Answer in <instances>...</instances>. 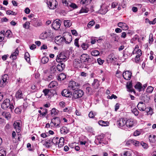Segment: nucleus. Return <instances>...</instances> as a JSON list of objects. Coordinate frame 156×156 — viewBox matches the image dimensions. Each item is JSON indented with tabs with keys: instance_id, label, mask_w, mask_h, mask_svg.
<instances>
[{
	"instance_id": "nucleus-1",
	"label": "nucleus",
	"mask_w": 156,
	"mask_h": 156,
	"mask_svg": "<svg viewBox=\"0 0 156 156\" xmlns=\"http://www.w3.org/2000/svg\"><path fill=\"white\" fill-rule=\"evenodd\" d=\"M138 47L136 46L132 52L133 55H135L134 62L138 63L140 61V57L142 54L141 50L138 49Z\"/></svg>"
},
{
	"instance_id": "nucleus-2",
	"label": "nucleus",
	"mask_w": 156,
	"mask_h": 156,
	"mask_svg": "<svg viewBox=\"0 0 156 156\" xmlns=\"http://www.w3.org/2000/svg\"><path fill=\"white\" fill-rule=\"evenodd\" d=\"M2 107L3 109L7 108L10 109L11 111L13 109L14 107L13 105L10 103V100L9 99H6L4 100L2 104Z\"/></svg>"
},
{
	"instance_id": "nucleus-3",
	"label": "nucleus",
	"mask_w": 156,
	"mask_h": 156,
	"mask_svg": "<svg viewBox=\"0 0 156 156\" xmlns=\"http://www.w3.org/2000/svg\"><path fill=\"white\" fill-rule=\"evenodd\" d=\"M47 4L50 9H54L56 8L58 4L56 0H47Z\"/></svg>"
},
{
	"instance_id": "nucleus-4",
	"label": "nucleus",
	"mask_w": 156,
	"mask_h": 156,
	"mask_svg": "<svg viewBox=\"0 0 156 156\" xmlns=\"http://www.w3.org/2000/svg\"><path fill=\"white\" fill-rule=\"evenodd\" d=\"M84 94V92L81 90H76L73 92L72 99L74 100L80 98Z\"/></svg>"
},
{
	"instance_id": "nucleus-5",
	"label": "nucleus",
	"mask_w": 156,
	"mask_h": 156,
	"mask_svg": "<svg viewBox=\"0 0 156 156\" xmlns=\"http://www.w3.org/2000/svg\"><path fill=\"white\" fill-rule=\"evenodd\" d=\"M80 60L85 66L89 64L91 60L89 56L87 54H82L81 56Z\"/></svg>"
},
{
	"instance_id": "nucleus-6",
	"label": "nucleus",
	"mask_w": 156,
	"mask_h": 156,
	"mask_svg": "<svg viewBox=\"0 0 156 156\" xmlns=\"http://www.w3.org/2000/svg\"><path fill=\"white\" fill-rule=\"evenodd\" d=\"M73 65L75 67L77 68L86 67L84 64L79 59H76L74 60Z\"/></svg>"
},
{
	"instance_id": "nucleus-7",
	"label": "nucleus",
	"mask_w": 156,
	"mask_h": 156,
	"mask_svg": "<svg viewBox=\"0 0 156 156\" xmlns=\"http://www.w3.org/2000/svg\"><path fill=\"white\" fill-rule=\"evenodd\" d=\"M67 60V58L66 55L64 53H62L58 55L56 59V60L58 62H64Z\"/></svg>"
},
{
	"instance_id": "nucleus-8",
	"label": "nucleus",
	"mask_w": 156,
	"mask_h": 156,
	"mask_svg": "<svg viewBox=\"0 0 156 156\" xmlns=\"http://www.w3.org/2000/svg\"><path fill=\"white\" fill-rule=\"evenodd\" d=\"M60 123V121L59 118L56 117L52 119L50 123L51 126L53 127L54 126H58Z\"/></svg>"
},
{
	"instance_id": "nucleus-9",
	"label": "nucleus",
	"mask_w": 156,
	"mask_h": 156,
	"mask_svg": "<svg viewBox=\"0 0 156 156\" xmlns=\"http://www.w3.org/2000/svg\"><path fill=\"white\" fill-rule=\"evenodd\" d=\"M8 77V75L6 74L2 76L0 81V86L1 87H3L6 85L8 83L7 80Z\"/></svg>"
},
{
	"instance_id": "nucleus-10",
	"label": "nucleus",
	"mask_w": 156,
	"mask_h": 156,
	"mask_svg": "<svg viewBox=\"0 0 156 156\" xmlns=\"http://www.w3.org/2000/svg\"><path fill=\"white\" fill-rule=\"evenodd\" d=\"M61 23V21L58 19L55 20L52 24V27L56 30H57L60 28Z\"/></svg>"
},
{
	"instance_id": "nucleus-11",
	"label": "nucleus",
	"mask_w": 156,
	"mask_h": 156,
	"mask_svg": "<svg viewBox=\"0 0 156 156\" xmlns=\"http://www.w3.org/2000/svg\"><path fill=\"white\" fill-rule=\"evenodd\" d=\"M51 30H48L42 33L40 36L41 39L44 40L51 35Z\"/></svg>"
},
{
	"instance_id": "nucleus-12",
	"label": "nucleus",
	"mask_w": 156,
	"mask_h": 156,
	"mask_svg": "<svg viewBox=\"0 0 156 156\" xmlns=\"http://www.w3.org/2000/svg\"><path fill=\"white\" fill-rule=\"evenodd\" d=\"M55 42L58 45H61L64 42V38L62 37L61 36L56 37L55 38Z\"/></svg>"
},
{
	"instance_id": "nucleus-13",
	"label": "nucleus",
	"mask_w": 156,
	"mask_h": 156,
	"mask_svg": "<svg viewBox=\"0 0 156 156\" xmlns=\"http://www.w3.org/2000/svg\"><path fill=\"white\" fill-rule=\"evenodd\" d=\"M79 86V85L78 83L75 82L74 81H70L69 83V88L70 89H72L74 90H76Z\"/></svg>"
},
{
	"instance_id": "nucleus-14",
	"label": "nucleus",
	"mask_w": 156,
	"mask_h": 156,
	"mask_svg": "<svg viewBox=\"0 0 156 156\" xmlns=\"http://www.w3.org/2000/svg\"><path fill=\"white\" fill-rule=\"evenodd\" d=\"M117 124L119 127L122 128L125 126L126 120L123 118L119 119L118 120Z\"/></svg>"
},
{
	"instance_id": "nucleus-15",
	"label": "nucleus",
	"mask_w": 156,
	"mask_h": 156,
	"mask_svg": "<svg viewBox=\"0 0 156 156\" xmlns=\"http://www.w3.org/2000/svg\"><path fill=\"white\" fill-rule=\"evenodd\" d=\"M132 73L129 71H127L124 72L122 74V76L126 80H129L132 76Z\"/></svg>"
},
{
	"instance_id": "nucleus-16",
	"label": "nucleus",
	"mask_w": 156,
	"mask_h": 156,
	"mask_svg": "<svg viewBox=\"0 0 156 156\" xmlns=\"http://www.w3.org/2000/svg\"><path fill=\"white\" fill-rule=\"evenodd\" d=\"M61 94L62 96L66 97H71L72 95V92L66 89L63 90Z\"/></svg>"
},
{
	"instance_id": "nucleus-17",
	"label": "nucleus",
	"mask_w": 156,
	"mask_h": 156,
	"mask_svg": "<svg viewBox=\"0 0 156 156\" xmlns=\"http://www.w3.org/2000/svg\"><path fill=\"white\" fill-rule=\"evenodd\" d=\"M138 109L140 111H143L146 109L145 104L142 102H140L137 105Z\"/></svg>"
},
{
	"instance_id": "nucleus-18",
	"label": "nucleus",
	"mask_w": 156,
	"mask_h": 156,
	"mask_svg": "<svg viewBox=\"0 0 156 156\" xmlns=\"http://www.w3.org/2000/svg\"><path fill=\"white\" fill-rule=\"evenodd\" d=\"M64 42L66 44H69L71 41L72 38V36L68 33L64 37Z\"/></svg>"
},
{
	"instance_id": "nucleus-19",
	"label": "nucleus",
	"mask_w": 156,
	"mask_h": 156,
	"mask_svg": "<svg viewBox=\"0 0 156 156\" xmlns=\"http://www.w3.org/2000/svg\"><path fill=\"white\" fill-rule=\"evenodd\" d=\"M117 25L119 27L122 28L123 30H127L129 28L128 26L124 23L119 22L118 23Z\"/></svg>"
},
{
	"instance_id": "nucleus-20",
	"label": "nucleus",
	"mask_w": 156,
	"mask_h": 156,
	"mask_svg": "<svg viewBox=\"0 0 156 156\" xmlns=\"http://www.w3.org/2000/svg\"><path fill=\"white\" fill-rule=\"evenodd\" d=\"M30 24L35 27H37L41 26V23L37 22V20L35 18L32 19L31 21H30Z\"/></svg>"
},
{
	"instance_id": "nucleus-21",
	"label": "nucleus",
	"mask_w": 156,
	"mask_h": 156,
	"mask_svg": "<svg viewBox=\"0 0 156 156\" xmlns=\"http://www.w3.org/2000/svg\"><path fill=\"white\" fill-rule=\"evenodd\" d=\"M13 126L14 128L16 129V132L17 133H20L21 128L20 123L16 122H15L13 124Z\"/></svg>"
},
{
	"instance_id": "nucleus-22",
	"label": "nucleus",
	"mask_w": 156,
	"mask_h": 156,
	"mask_svg": "<svg viewBox=\"0 0 156 156\" xmlns=\"http://www.w3.org/2000/svg\"><path fill=\"white\" fill-rule=\"evenodd\" d=\"M134 122L132 119H128L126 120L125 126L127 128H130L133 126Z\"/></svg>"
},
{
	"instance_id": "nucleus-23",
	"label": "nucleus",
	"mask_w": 156,
	"mask_h": 156,
	"mask_svg": "<svg viewBox=\"0 0 156 156\" xmlns=\"http://www.w3.org/2000/svg\"><path fill=\"white\" fill-rule=\"evenodd\" d=\"M57 66V69L59 71H62L65 68V65L63 63L59 62Z\"/></svg>"
},
{
	"instance_id": "nucleus-24",
	"label": "nucleus",
	"mask_w": 156,
	"mask_h": 156,
	"mask_svg": "<svg viewBox=\"0 0 156 156\" xmlns=\"http://www.w3.org/2000/svg\"><path fill=\"white\" fill-rule=\"evenodd\" d=\"M15 96L16 98L18 99H20L23 98V94L20 90H19L16 92Z\"/></svg>"
},
{
	"instance_id": "nucleus-25",
	"label": "nucleus",
	"mask_w": 156,
	"mask_h": 156,
	"mask_svg": "<svg viewBox=\"0 0 156 156\" xmlns=\"http://www.w3.org/2000/svg\"><path fill=\"white\" fill-rule=\"evenodd\" d=\"M19 51L17 48L15 49L14 52H13L10 55V58L14 60L16 59V56L18 55Z\"/></svg>"
},
{
	"instance_id": "nucleus-26",
	"label": "nucleus",
	"mask_w": 156,
	"mask_h": 156,
	"mask_svg": "<svg viewBox=\"0 0 156 156\" xmlns=\"http://www.w3.org/2000/svg\"><path fill=\"white\" fill-rule=\"evenodd\" d=\"M126 87L128 89L127 91L131 92H133L134 93H135V90L132 87V85L131 83H130L126 85Z\"/></svg>"
},
{
	"instance_id": "nucleus-27",
	"label": "nucleus",
	"mask_w": 156,
	"mask_h": 156,
	"mask_svg": "<svg viewBox=\"0 0 156 156\" xmlns=\"http://www.w3.org/2000/svg\"><path fill=\"white\" fill-rule=\"evenodd\" d=\"M69 130L68 128L66 127H63L61 128L60 132L61 134H66L69 132Z\"/></svg>"
},
{
	"instance_id": "nucleus-28",
	"label": "nucleus",
	"mask_w": 156,
	"mask_h": 156,
	"mask_svg": "<svg viewBox=\"0 0 156 156\" xmlns=\"http://www.w3.org/2000/svg\"><path fill=\"white\" fill-rule=\"evenodd\" d=\"M2 115L7 119L9 120L11 118L10 113L7 112H4L2 113Z\"/></svg>"
},
{
	"instance_id": "nucleus-29",
	"label": "nucleus",
	"mask_w": 156,
	"mask_h": 156,
	"mask_svg": "<svg viewBox=\"0 0 156 156\" xmlns=\"http://www.w3.org/2000/svg\"><path fill=\"white\" fill-rule=\"evenodd\" d=\"M59 140V138L57 137H54L52 139L51 138L50 139V140H51L52 144H53L55 145H57Z\"/></svg>"
},
{
	"instance_id": "nucleus-30",
	"label": "nucleus",
	"mask_w": 156,
	"mask_h": 156,
	"mask_svg": "<svg viewBox=\"0 0 156 156\" xmlns=\"http://www.w3.org/2000/svg\"><path fill=\"white\" fill-rule=\"evenodd\" d=\"M64 140L63 137H61L59 139L58 143V147L60 148L62 147L64 145Z\"/></svg>"
},
{
	"instance_id": "nucleus-31",
	"label": "nucleus",
	"mask_w": 156,
	"mask_h": 156,
	"mask_svg": "<svg viewBox=\"0 0 156 156\" xmlns=\"http://www.w3.org/2000/svg\"><path fill=\"white\" fill-rule=\"evenodd\" d=\"M135 88L139 92L141 91V89L143 88L142 84L139 82H138L135 85Z\"/></svg>"
},
{
	"instance_id": "nucleus-32",
	"label": "nucleus",
	"mask_w": 156,
	"mask_h": 156,
	"mask_svg": "<svg viewBox=\"0 0 156 156\" xmlns=\"http://www.w3.org/2000/svg\"><path fill=\"white\" fill-rule=\"evenodd\" d=\"M51 91L52 90L51 89H45L43 90V92L45 96H49L51 95Z\"/></svg>"
},
{
	"instance_id": "nucleus-33",
	"label": "nucleus",
	"mask_w": 156,
	"mask_h": 156,
	"mask_svg": "<svg viewBox=\"0 0 156 156\" xmlns=\"http://www.w3.org/2000/svg\"><path fill=\"white\" fill-rule=\"evenodd\" d=\"M58 85L57 82L56 81H52L51 82L48 86V87L49 88H52L56 87Z\"/></svg>"
},
{
	"instance_id": "nucleus-34",
	"label": "nucleus",
	"mask_w": 156,
	"mask_h": 156,
	"mask_svg": "<svg viewBox=\"0 0 156 156\" xmlns=\"http://www.w3.org/2000/svg\"><path fill=\"white\" fill-rule=\"evenodd\" d=\"M149 139L151 142L154 143L156 141V136L155 135H150Z\"/></svg>"
},
{
	"instance_id": "nucleus-35",
	"label": "nucleus",
	"mask_w": 156,
	"mask_h": 156,
	"mask_svg": "<svg viewBox=\"0 0 156 156\" xmlns=\"http://www.w3.org/2000/svg\"><path fill=\"white\" fill-rule=\"evenodd\" d=\"M64 26L67 27H69L72 25V23L69 20H64Z\"/></svg>"
},
{
	"instance_id": "nucleus-36",
	"label": "nucleus",
	"mask_w": 156,
	"mask_h": 156,
	"mask_svg": "<svg viewBox=\"0 0 156 156\" xmlns=\"http://www.w3.org/2000/svg\"><path fill=\"white\" fill-rule=\"evenodd\" d=\"M43 145L46 147L49 148L52 145V144H51V140H50V139L47 141H45V142L44 143Z\"/></svg>"
},
{
	"instance_id": "nucleus-37",
	"label": "nucleus",
	"mask_w": 156,
	"mask_h": 156,
	"mask_svg": "<svg viewBox=\"0 0 156 156\" xmlns=\"http://www.w3.org/2000/svg\"><path fill=\"white\" fill-rule=\"evenodd\" d=\"M92 85L95 89L98 88L99 86V82L97 80L94 79L93 83H92Z\"/></svg>"
},
{
	"instance_id": "nucleus-38",
	"label": "nucleus",
	"mask_w": 156,
	"mask_h": 156,
	"mask_svg": "<svg viewBox=\"0 0 156 156\" xmlns=\"http://www.w3.org/2000/svg\"><path fill=\"white\" fill-rule=\"evenodd\" d=\"M99 124L102 126H106L108 125L109 122L107 121H104L103 120H100L98 122Z\"/></svg>"
},
{
	"instance_id": "nucleus-39",
	"label": "nucleus",
	"mask_w": 156,
	"mask_h": 156,
	"mask_svg": "<svg viewBox=\"0 0 156 156\" xmlns=\"http://www.w3.org/2000/svg\"><path fill=\"white\" fill-rule=\"evenodd\" d=\"M100 53L99 51L97 50H93L91 52V54L92 55L94 56H96L99 55Z\"/></svg>"
},
{
	"instance_id": "nucleus-40",
	"label": "nucleus",
	"mask_w": 156,
	"mask_h": 156,
	"mask_svg": "<svg viewBox=\"0 0 156 156\" xmlns=\"http://www.w3.org/2000/svg\"><path fill=\"white\" fill-rule=\"evenodd\" d=\"M6 151L4 148L1 149L0 147V156H5Z\"/></svg>"
},
{
	"instance_id": "nucleus-41",
	"label": "nucleus",
	"mask_w": 156,
	"mask_h": 156,
	"mask_svg": "<svg viewBox=\"0 0 156 156\" xmlns=\"http://www.w3.org/2000/svg\"><path fill=\"white\" fill-rule=\"evenodd\" d=\"M48 61L49 58L47 57H43L41 59V62L43 64H45L47 63Z\"/></svg>"
},
{
	"instance_id": "nucleus-42",
	"label": "nucleus",
	"mask_w": 156,
	"mask_h": 156,
	"mask_svg": "<svg viewBox=\"0 0 156 156\" xmlns=\"http://www.w3.org/2000/svg\"><path fill=\"white\" fill-rule=\"evenodd\" d=\"M5 32L4 31H2L0 32V42L2 41L4 39Z\"/></svg>"
},
{
	"instance_id": "nucleus-43",
	"label": "nucleus",
	"mask_w": 156,
	"mask_h": 156,
	"mask_svg": "<svg viewBox=\"0 0 156 156\" xmlns=\"http://www.w3.org/2000/svg\"><path fill=\"white\" fill-rule=\"evenodd\" d=\"M58 77L60 80H63L66 78V76L65 73H61L59 75Z\"/></svg>"
},
{
	"instance_id": "nucleus-44",
	"label": "nucleus",
	"mask_w": 156,
	"mask_h": 156,
	"mask_svg": "<svg viewBox=\"0 0 156 156\" xmlns=\"http://www.w3.org/2000/svg\"><path fill=\"white\" fill-rule=\"evenodd\" d=\"M30 55L28 52H26L25 54V58L27 62H29L30 61Z\"/></svg>"
},
{
	"instance_id": "nucleus-45",
	"label": "nucleus",
	"mask_w": 156,
	"mask_h": 156,
	"mask_svg": "<svg viewBox=\"0 0 156 156\" xmlns=\"http://www.w3.org/2000/svg\"><path fill=\"white\" fill-rule=\"evenodd\" d=\"M86 92L87 94H91L93 93L91 88L90 87H87L86 88Z\"/></svg>"
},
{
	"instance_id": "nucleus-46",
	"label": "nucleus",
	"mask_w": 156,
	"mask_h": 156,
	"mask_svg": "<svg viewBox=\"0 0 156 156\" xmlns=\"http://www.w3.org/2000/svg\"><path fill=\"white\" fill-rule=\"evenodd\" d=\"M92 0H81L80 3L82 4L90 3Z\"/></svg>"
},
{
	"instance_id": "nucleus-47",
	"label": "nucleus",
	"mask_w": 156,
	"mask_h": 156,
	"mask_svg": "<svg viewBox=\"0 0 156 156\" xmlns=\"http://www.w3.org/2000/svg\"><path fill=\"white\" fill-rule=\"evenodd\" d=\"M81 47L83 50H86L89 47V45L85 43H83L81 45Z\"/></svg>"
},
{
	"instance_id": "nucleus-48",
	"label": "nucleus",
	"mask_w": 156,
	"mask_h": 156,
	"mask_svg": "<svg viewBox=\"0 0 156 156\" xmlns=\"http://www.w3.org/2000/svg\"><path fill=\"white\" fill-rule=\"evenodd\" d=\"M153 88L151 86H149L147 87V90L146 92L147 93H151L153 90Z\"/></svg>"
},
{
	"instance_id": "nucleus-49",
	"label": "nucleus",
	"mask_w": 156,
	"mask_h": 156,
	"mask_svg": "<svg viewBox=\"0 0 156 156\" xmlns=\"http://www.w3.org/2000/svg\"><path fill=\"white\" fill-rule=\"evenodd\" d=\"M30 22H26L25 23L23 24V27L25 28L28 29L29 28L30 25Z\"/></svg>"
},
{
	"instance_id": "nucleus-50",
	"label": "nucleus",
	"mask_w": 156,
	"mask_h": 156,
	"mask_svg": "<svg viewBox=\"0 0 156 156\" xmlns=\"http://www.w3.org/2000/svg\"><path fill=\"white\" fill-rule=\"evenodd\" d=\"M140 144L142 146V147L145 149H147L148 147V145L147 144L143 142H141L140 143Z\"/></svg>"
},
{
	"instance_id": "nucleus-51",
	"label": "nucleus",
	"mask_w": 156,
	"mask_h": 156,
	"mask_svg": "<svg viewBox=\"0 0 156 156\" xmlns=\"http://www.w3.org/2000/svg\"><path fill=\"white\" fill-rule=\"evenodd\" d=\"M95 24V22L94 20H92L90 21L87 24V27L88 28H90L92 26H93Z\"/></svg>"
},
{
	"instance_id": "nucleus-52",
	"label": "nucleus",
	"mask_w": 156,
	"mask_h": 156,
	"mask_svg": "<svg viewBox=\"0 0 156 156\" xmlns=\"http://www.w3.org/2000/svg\"><path fill=\"white\" fill-rule=\"evenodd\" d=\"M72 110V108L71 107H66L63 109V111L64 112H68L69 113H70Z\"/></svg>"
},
{
	"instance_id": "nucleus-53",
	"label": "nucleus",
	"mask_w": 156,
	"mask_h": 156,
	"mask_svg": "<svg viewBox=\"0 0 156 156\" xmlns=\"http://www.w3.org/2000/svg\"><path fill=\"white\" fill-rule=\"evenodd\" d=\"M22 109L21 107L20 108H17L15 110V112L17 114H20L21 112Z\"/></svg>"
},
{
	"instance_id": "nucleus-54",
	"label": "nucleus",
	"mask_w": 156,
	"mask_h": 156,
	"mask_svg": "<svg viewBox=\"0 0 156 156\" xmlns=\"http://www.w3.org/2000/svg\"><path fill=\"white\" fill-rule=\"evenodd\" d=\"M101 12L103 14H105L108 11L107 8L106 7H105L104 8L101 7Z\"/></svg>"
},
{
	"instance_id": "nucleus-55",
	"label": "nucleus",
	"mask_w": 156,
	"mask_h": 156,
	"mask_svg": "<svg viewBox=\"0 0 156 156\" xmlns=\"http://www.w3.org/2000/svg\"><path fill=\"white\" fill-rule=\"evenodd\" d=\"M132 144L136 146H138L140 145V143L138 141L133 140Z\"/></svg>"
},
{
	"instance_id": "nucleus-56",
	"label": "nucleus",
	"mask_w": 156,
	"mask_h": 156,
	"mask_svg": "<svg viewBox=\"0 0 156 156\" xmlns=\"http://www.w3.org/2000/svg\"><path fill=\"white\" fill-rule=\"evenodd\" d=\"M132 112L135 115H137L139 114V112L138 110L136 108H134L132 110Z\"/></svg>"
},
{
	"instance_id": "nucleus-57",
	"label": "nucleus",
	"mask_w": 156,
	"mask_h": 156,
	"mask_svg": "<svg viewBox=\"0 0 156 156\" xmlns=\"http://www.w3.org/2000/svg\"><path fill=\"white\" fill-rule=\"evenodd\" d=\"M88 10L87 9H85L82 8L80 11V13H87L88 12Z\"/></svg>"
},
{
	"instance_id": "nucleus-58",
	"label": "nucleus",
	"mask_w": 156,
	"mask_h": 156,
	"mask_svg": "<svg viewBox=\"0 0 156 156\" xmlns=\"http://www.w3.org/2000/svg\"><path fill=\"white\" fill-rule=\"evenodd\" d=\"M149 41V43H151L153 41V38L152 34H151L150 35Z\"/></svg>"
},
{
	"instance_id": "nucleus-59",
	"label": "nucleus",
	"mask_w": 156,
	"mask_h": 156,
	"mask_svg": "<svg viewBox=\"0 0 156 156\" xmlns=\"http://www.w3.org/2000/svg\"><path fill=\"white\" fill-rule=\"evenodd\" d=\"M53 78L54 77L52 75H49L48 76L47 78H46V80L48 81H50L52 80Z\"/></svg>"
},
{
	"instance_id": "nucleus-60",
	"label": "nucleus",
	"mask_w": 156,
	"mask_h": 156,
	"mask_svg": "<svg viewBox=\"0 0 156 156\" xmlns=\"http://www.w3.org/2000/svg\"><path fill=\"white\" fill-rule=\"evenodd\" d=\"M97 62L99 65H101L103 64L104 61L101 59L100 58H98L97 59Z\"/></svg>"
},
{
	"instance_id": "nucleus-61",
	"label": "nucleus",
	"mask_w": 156,
	"mask_h": 156,
	"mask_svg": "<svg viewBox=\"0 0 156 156\" xmlns=\"http://www.w3.org/2000/svg\"><path fill=\"white\" fill-rule=\"evenodd\" d=\"M122 75L120 71H117L116 73V76L118 78H120L121 77Z\"/></svg>"
},
{
	"instance_id": "nucleus-62",
	"label": "nucleus",
	"mask_w": 156,
	"mask_h": 156,
	"mask_svg": "<svg viewBox=\"0 0 156 156\" xmlns=\"http://www.w3.org/2000/svg\"><path fill=\"white\" fill-rule=\"evenodd\" d=\"M121 156H131V155L129 152L126 151L124 152L123 155L121 154Z\"/></svg>"
},
{
	"instance_id": "nucleus-63",
	"label": "nucleus",
	"mask_w": 156,
	"mask_h": 156,
	"mask_svg": "<svg viewBox=\"0 0 156 156\" xmlns=\"http://www.w3.org/2000/svg\"><path fill=\"white\" fill-rule=\"evenodd\" d=\"M133 140H129L126 141V145H129L132 144Z\"/></svg>"
},
{
	"instance_id": "nucleus-64",
	"label": "nucleus",
	"mask_w": 156,
	"mask_h": 156,
	"mask_svg": "<svg viewBox=\"0 0 156 156\" xmlns=\"http://www.w3.org/2000/svg\"><path fill=\"white\" fill-rule=\"evenodd\" d=\"M59 105L62 108H64L66 105V103L63 101L60 102L59 103Z\"/></svg>"
}]
</instances>
